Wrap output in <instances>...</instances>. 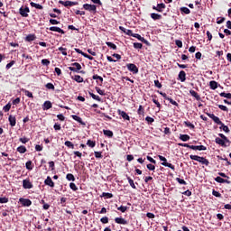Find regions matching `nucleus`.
I'll list each match as a JSON object with an SVG mask.
<instances>
[{
  "mask_svg": "<svg viewBox=\"0 0 231 231\" xmlns=\"http://www.w3.org/2000/svg\"><path fill=\"white\" fill-rule=\"evenodd\" d=\"M190 160H194L195 162H199V163H202V165H206L208 167L210 165V162L205 157H201L199 155H189Z\"/></svg>",
  "mask_w": 231,
  "mask_h": 231,
  "instance_id": "obj_1",
  "label": "nucleus"
},
{
  "mask_svg": "<svg viewBox=\"0 0 231 231\" xmlns=\"http://www.w3.org/2000/svg\"><path fill=\"white\" fill-rule=\"evenodd\" d=\"M159 160L162 162V165H163V167H169V169H171V171H175L174 165H172V163L167 162V158H165L164 156L159 155Z\"/></svg>",
  "mask_w": 231,
  "mask_h": 231,
  "instance_id": "obj_2",
  "label": "nucleus"
},
{
  "mask_svg": "<svg viewBox=\"0 0 231 231\" xmlns=\"http://www.w3.org/2000/svg\"><path fill=\"white\" fill-rule=\"evenodd\" d=\"M19 14L22 17H28L30 14V7H28V5H23L19 9Z\"/></svg>",
  "mask_w": 231,
  "mask_h": 231,
  "instance_id": "obj_3",
  "label": "nucleus"
},
{
  "mask_svg": "<svg viewBox=\"0 0 231 231\" xmlns=\"http://www.w3.org/2000/svg\"><path fill=\"white\" fill-rule=\"evenodd\" d=\"M69 69L74 73H79L80 69H82V65H80L79 62H74L71 64V67H69Z\"/></svg>",
  "mask_w": 231,
  "mask_h": 231,
  "instance_id": "obj_4",
  "label": "nucleus"
},
{
  "mask_svg": "<svg viewBox=\"0 0 231 231\" xmlns=\"http://www.w3.org/2000/svg\"><path fill=\"white\" fill-rule=\"evenodd\" d=\"M126 68L128 71H131L132 73H134V75L138 74V67L134 65V63H127Z\"/></svg>",
  "mask_w": 231,
  "mask_h": 231,
  "instance_id": "obj_5",
  "label": "nucleus"
},
{
  "mask_svg": "<svg viewBox=\"0 0 231 231\" xmlns=\"http://www.w3.org/2000/svg\"><path fill=\"white\" fill-rule=\"evenodd\" d=\"M83 8L88 12H92L93 14H97V5H95L84 4Z\"/></svg>",
  "mask_w": 231,
  "mask_h": 231,
  "instance_id": "obj_6",
  "label": "nucleus"
},
{
  "mask_svg": "<svg viewBox=\"0 0 231 231\" xmlns=\"http://www.w3.org/2000/svg\"><path fill=\"white\" fill-rule=\"evenodd\" d=\"M206 115L211 118V120H213V122H215V124H217V125H220V124H222L223 122H221V119H219V117L216 116V115L211 114V113H206Z\"/></svg>",
  "mask_w": 231,
  "mask_h": 231,
  "instance_id": "obj_7",
  "label": "nucleus"
},
{
  "mask_svg": "<svg viewBox=\"0 0 231 231\" xmlns=\"http://www.w3.org/2000/svg\"><path fill=\"white\" fill-rule=\"evenodd\" d=\"M167 8V5H165V4L163 3H161V4H158L157 6L155 5H152V10H155L156 12H163V10H165Z\"/></svg>",
  "mask_w": 231,
  "mask_h": 231,
  "instance_id": "obj_8",
  "label": "nucleus"
},
{
  "mask_svg": "<svg viewBox=\"0 0 231 231\" xmlns=\"http://www.w3.org/2000/svg\"><path fill=\"white\" fill-rule=\"evenodd\" d=\"M59 4L60 5H62L63 6H77V5H79V2H71V1H62V0H60L59 1Z\"/></svg>",
  "mask_w": 231,
  "mask_h": 231,
  "instance_id": "obj_9",
  "label": "nucleus"
},
{
  "mask_svg": "<svg viewBox=\"0 0 231 231\" xmlns=\"http://www.w3.org/2000/svg\"><path fill=\"white\" fill-rule=\"evenodd\" d=\"M93 80H96L97 86H103L104 84V78L98 76L97 74H94L92 77Z\"/></svg>",
  "mask_w": 231,
  "mask_h": 231,
  "instance_id": "obj_10",
  "label": "nucleus"
},
{
  "mask_svg": "<svg viewBox=\"0 0 231 231\" xmlns=\"http://www.w3.org/2000/svg\"><path fill=\"white\" fill-rule=\"evenodd\" d=\"M117 114L119 115V116H122L124 120H127L128 122L131 120V117L129 116V115H127V113H125V111L124 110L118 109Z\"/></svg>",
  "mask_w": 231,
  "mask_h": 231,
  "instance_id": "obj_11",
  "label": "nucleus"
},
{
  "mask_svg": "<svg viewBox=\"0 0 231 231\" xmlns=\"http://www.w3.org/2000/svg\"><path fill=\"white\" fill-rule=\"evenodd\" d=\"M23 189H33V184L30 181V179H25L23 180Z\"/></svg>",
  "mask_w": 231,
  "mask_h": 231,
  "instance_id": "obj_12",
  "label": "nucleus"
},
{
  "mask_svg": "<svg viewBox=\"0 0 231 231\" xmlns=\"http://www.w3.org/2000/svg\"><path fill=\"white\" fill-rule=\"evenodd\" d=\"M19 201L23 205V207H32V200H30V199L21 198Z\"/></svg>",
  "mask_w": 231,
  "mask_h": 231,
  "instance_id": "obj_13",
  "label": "nucleus"
},
{
  "mask_svg": "<svg viewBox=\"0 0 231 231\" xmlns=\"http://www.w3.org/2000/svg\"><path fill=\"white\" fill-rule=\"evenodd\" d=\"M133 37L138 39V41H141V42H143V44H146V46H150L149 41L145 40V38L142 37V35L138 33H134Z\"/></svg>",
  "mask_w": 231,
  "mask_h": 231,
  "instance_id": "obj_14",
  "label": "nucleus"
},
{
  "mask_svg": "<svg viewBox=\"0 0 231 231\" xmlns=\"http://www.w3.org/2000/svg\"><path fill=\"white\" fill-rule=\"evenodd\" d=\"M119 30L125 33L126 35H129V37H134V33H133V31L130 29H125L124 26H119Z\"/></svg>",
  "mask_w": 231,
  "mask_h": 231,
  "instance_id": "obj_15",
  "label": "nucleus"
},
{
  "mask_svg": "<svg viewBox=\"0 0 231 231\" xmlns=\"http://www.w3.org/2000/svg\"><path fill=\"white\" fill-rule=\"evenodd\" d=\"M8 120H9V124H10L11 127H15V125L17 124V119L15 118V116L10 115L8 117Z\"/></svg>",
  "mask_w": 231,
  "mask_h": 231,
  "instance_id": "obj_16",
  "label": "nucleus"
},
{
  "mask_svg": "<svg viewBox=\"0 0 231 231\" xmlns=\"http://www.w3.org/2000/svg\"><path fill=\"white\" fill-rule=\"evenodd\" d=\"M49 30L51 32H57L58 33H61L62 35H64V33H66V32H64V30L60 29V27H57V26L50 27Z\"/></svg>",
  "mask_w": 231,
  "mask_h": 231,
  "instance_id": "obj_17",
  "label": "nucleus"
},
{
  "mask_svg": "<svg viewBox=\"0 0 231 231\" xmlns=\"http://www.w3.org/2000/svg\"><path fill=\"white\" fill-rule=\"evenodd\" d=\"M216 143H217L218 145H221V147H226V141H225V139H221L219 137H217L215 139Z\"/></svg>",
  "mask_w": 231,
  "mask_h": 231,
  "instance_id": "obj_18",
  "label": "nucleus"
},
{
  "mask_svg": "<svg viewBox=\"0 0 231 231\" xmlns=\"http://www.w3.org/2000/svg\"><path fill=\"white\" fill-rule=\"evenodd\" d=\"M45 185H48L49 187H55V182L51 180V177L48 176L47 180H44Z\"/></svg>",
  "mask_w": 231,
  "mask_h": 231,
  "instance_id": "obj_19",
  "label": "nucleus"
},
{
  "mask_svg": "<svg viewBox=\"0 0 231 231\" xmlns=\"http://www.w3.org/2000/svg\"><path fill=\"white\" fill-rule=\"evenodd\" d=\"M115 222L117 223V225H127V220L124 217H116Z\"/></svg>",
  "mask_w": 231,
  "mask_h": 231,
  "instance_id": "obj_20",
  "label": "nucleus"
},
{
  "mask_svg": "<svg viewBox=\"0 0 231 231\" xmlns=\"http://www.w3.org/2000/svg\"><path fill=\"white\" fill-rule=\"evenodd\" d=\"M190 149H192V151H207V148L205 145H191Z\"/></svg>",
  "mask_w": 231,
  "mask_h": 231,
  "instance_id": "obj_21",
  "label": "nucleus"
},
{
  "mask_svg": "<svg viewBox=\"0 0 231 231\" xmlns=\"http://www.w3.org/2000/svg\"><path fill=\"white\" fill-rule=\"evenodd\" d=\"M179 79H180V82H185V80H187V73H185V70L180 71Z\"/></svg>",
  "mask_w": 231,
  "mask_h": 231,
  "instance_id": "obj_22",
  "label": "nucleus"
},
{
  "mask_svg": "<svg viewBox=\"0 0 231 231\" xmlns=\"http://www.w3.org/2000/svg\"><path fill=\"white\" fill-rule=\"evenodd\" d=\"M53 106L51 105V101H45L43 103L42 109L43 111H48V109H51Z\"/></svg>",
  "mask_w": 231,
  "mask_h": 231,
  "instance_id": "obj_23",
  "label": "nucleus"
},
{
  "mask_svg": "<svg viewBox=\"0 0 231 231\" xmlns=\"http://www.w3.org/2000/svg\"><path fill=\"white\" fill-rule=\"evenodd\" d=\"M71 118H73V120H75L76 122H79V124H80L81 125H86V123L82 121V118L80 116L72 115Z\"/></svg>",
  "mask_w": 231,
  "mask_h": 231,
  "instance_id": "obj_24",
  "label": "nucleus"
},
{
  "mask_svg": "<svg viewBox=\"0 0 231 231\" xmlns=\"http://www.w3.org/2000/svg\"><path fill=\"white\" fill-rule=\"evenodd\" d=\"M72 80H75V82H78L79 84L84 82V78H81L80 75H74L71 77Z\"/></svg>",
  "mask_w": 231,
  "mask_h": 231,
  "instance_id": "obj_25",
  "label": "nucleus"
},
{
  "mask_svg": "<svg viewBox=\"0 0 231 231\" xmlns=\"http://www.w3.org/2000/svg\"><path fill=\"white\" fill-rule=\"evenodd\" d=\"M35 39H37L35 34H29L25 37L26 42H32V41H35Z\"/></svg>",
  "mask_w": 231,
  "mask_h": 231,
  "instance_id": "obj_26",
  "label": "nucleus"
},
{
  "mask_svg": "<svg viewBox=\"0 0 231 231\" xmlns=\"http://www.w3.org/2000/svg\"><path fill=\"white\" fill-rule=\"evenodd\" d=\"M137 115L140 116H145V109L143 108V106L140 105L139 108L137 110Z\"/></svg>",
  "mask_w": 231,
  "mask_h": 231,
  "instance_id": "obj_27",
  "label": "nucleus"
},
{
  "mask_svg": "<svg viewBox=\"0 0 231 231\" xmlns=\"http://www.w3.org/2000/svg\"><path fill=\"white\" fill-rule=\"evenodd\" d=\"M189 94L191 95V97H194L196 100H201V97L195 90H189Z\"/></svg>",
  "mask_w": 231,
  "mask_h": 231,
  "instance_id": "obj_28",
  "label": "nucleus"
},
{
  "mask_svg": "<svg viewBox=\"0 0 231 231\" xmlns=\"http://www.w3.org/2000/svg\"><path fill=\"white\" fill-rule=\"evenodd\" d=\"M151 17L153 19V21H160V19H162V14L152 13Z\"/></svg>",
  "mask_w": 231,
  "mask_h": 231,
  "instance_id": "obj_29",
  "label": "nucleus"
},
{
  "mask_svg": "<svg viewBox=\"0 0 231 231\" xmlns=\"http://www.w3.org/2000/svg\"><path fill=\"white\" fill-rule=\"evenodd\" d=\"M180 140L182 142H189V140H190V136L189 134H180Z\"/></svg>",
  "mask_w": 231,
  "mask_h": 231,
  "instance_id": "obj_30",
  "label": "nucleus"
},
{
  "mask_svg": "<svg viewBox=\"0 0 231 231\" xmlns=\"http://www.w3.org/2000/svg\"><path fill=\"white\" fill-rule=\"evenodd\" d=\"M126 180H128V183H129L130 187H132V189H136V185H134V180H133V179H131V177L126 175Z\"/></svg>",
  "mask_w": 231,
  "mask_h": 231,
  "instance_id": "obj_31",
  "label": "nucleus"
},
{
  "mask_svg": "<svg viewBox=\"0 0 231 231\" xmlns=\"http://www.w3.org/2000/svg\"><path fill=\"white\" fill-rule=\"evenodd\" d=\"M217 86H218V84H217V81H215V80H212V81H210L209 82V88H210V89H217Z\"/></svg>",
  "mask_w": 231,
  "mask_h": 231,
  "instance_id": "obj_32",
  "label": "nucleus"
},
{
  "mask_svg": "<svg viewBox=\"0 0 231 231\" xmlns=\"http://www.w3.org/2000/svg\"><path fill=\"white\" fill-rule=\"evenodd\" d=\"M103 134H105V136H107L108 138H113V131L111 130H103Z\"/></svg>",
  "mask_w": 231,
  "mask_h": 231,
  "instance_id": "obj_33",
  "label": "nucleus"
},
{
  "mask_svg": "<svg viewBox=\"0 0 231 231\" xmlns=\"http://www.w3.org/2000/svg\"><path fill=\"white\" fill-rule=\"evenodd\" d=\"M31 6H32V8H36L37 10H42V5L40 4H35L34 2H31L30 3Z\"/></svg>",
  "mask_w": 231,
  "mask_h": 231,
  "instance_id": "obj_34",
  "label": "nucleus"
},
{
  "mask_svg": "<svg viewBox=\"0 0 231 231\" xmlns=\"http://www.w3.org/2000/svg\"><path fill=\"white\" fill-rule=\"evenodd\" d=\"M26 146L21 145L17 148V152H20V154H24L26 152Z\"/></svg>",
  "mask_w": 231,
  "mask_h": 231,
  "instance_id": "obj_35",
  "label": "nucleus"
},
{
  "mask_svg": "<svg viewBox=\"0 0 231 231\" xmlns=\"http://www.w3.org/2000/svg\"><path fill=\"white\" fill-rule=\"evenodd\" d=\"M25 167H26L27 171H32L33 170V163L32 162V161H28L25 163Z\"/></svg>",
  "mask_w": 231,
  "mask_h": 231,
  "instance_id": "obj_36",
  "label": "nucleus"
},
{
  "mask_svg": "<svg viewBox=\"0 0 231 231\" xmlns=\"http://www.w3.org/2000/svg\"><path fill=\"white\" fill-rule=\"evenodd\" d=\"M88 94H89V96H90L94 100H97V102H101V101H102V99L100 98L99 96H97V95H95V94H93V93H91V92H89Z\"/></svg>",
  "mask_w": 231,
  "mask_h": 231,
  "instance_id": "obj_37",
  "label": "nucleus"
},
{
  "mask_svg": "<svg viewBox=\"0 0 231 231\" xmlns=\"http://www.w3.org/2000/svg\"><path fill=\"white\" fill-rule=\"evenodd\" d=\"M219 129H223L225 133H230V128H228L226 125H225L224 123L220 124Z\"/></svg>",
  "mask_w": 231,
  "mask_h": 231,
  "instance_id": "obj_38",
  "label": "nucleus"
},
{
  "mask_svg": "<svg viewBox=\"0 0 231 231\" xmlns=\"http://www.w3.org/2000/svg\"><path fill=\"white\" fill-rule=\"evenodd\" d=\"M106 44L108 48H111V50H117L116 45L111 42H106Z\"/></svg>",
  "mask_w": 231,
  "mask_h": 231,
  "instance_id": "obj_39",
  "label": "nucleus"
},
{
  "mask_svg": "<svg viewBox=\"0 0 231 231\" xmlns=\"http://www.w3.org/2000/svg\"><path fill=\"white\" fill-rule=\"evenodd\" d=\"M181 14H185L186 15H189L190 14V9L188 7H180Z\"/></svg>",
  "mask_w": 231,
  "mask_h": 231,
  "instance_id": "obj_40",
  "label": "nucleus"
},
{
  "mask_svg": "<svg viewBox=\"0 0 231 231\" xmlns=\"http://www.w3.org/2000/svg\"><path fill=\"white\" fill-rule=\"evenodd\" d=\"M66 180H68V181H75V176L72 173H68L66 175Z\"/></svg>",
  "mask_w": 231,
  "mask_h": 231,
  "instance_id": "obj_41",
  "label": "nucleus"
},
{
  "mask_svg": "<svg viewBox=\"0 0 231 231\" xmlns=\"http://www.w3.org/2000/svg\"><path fill=\"white\" fill-rule=\"evenodd\" d=\"M218 136L220 137V139L225 140L226 143H230V140L225 134H218Z\"/></svg>",
  "mask_w": 231,
  "mask_h": 231,
  "instance_id": "obj_42",
  "label": "nucleus"
},
{
  "mask_svg": "<svg viewBox=\"0 0 231 231\" xmlns=\"http://www.w3.org/2000/svg\"><path fill=\"white\" fill-rule=\"evenodd\" d=\"M10 109H12V104H10V103L6 104V105L3 107V110L5 111V113H8V111H10Z\"/></svg>",
  "mask_w": 231,
  "mask_h": 231,
  "instance_id": "obj_43",
  "label": "nucleus"
},
{
  "mask_svg": "<svg viewBox=\"0 0 231 231\" xmlns=\"http://www.w3.org/2000/svg\"><path fill=\"white\" fill-rule=\"evenodd\" d=\"M65 145L66 147H69V149H75V145L70 141H66Z\"/></svg>",
  "mask_w": 231,
  "mask_h": 231,
  "instance_id": "obj_44",
  "label": "nucleus"
},
{
  "mask_svg": "<svg viewBox=\"0 0 231 231\" xmlns=\"http://www.w3.org/2000/svg\"><path fill=\"white\" fill-rule=\"evenodd\" d=\"M134 48L135 50H142V48H143V44L140 43V42H134Z\"/></svg>",
  "mask_w": 231,
  "mask_h": 231,
  "instance_id": "obj_45",
  "label": "nucleus"
},
{
  "mask_svg": "<svg viewBox=\"0 0 231 231\" xmlns=\"http://www.w3.org/2000/svg\"><path fill=\"white\" fill-rule=\"evenodd\" d=\"M87 145H88V147H91V149H93V147L97 145V143L95 141L88 140Z\"/></svg>",
  "mask_w": 231,
  "mask_h": 231,
  "instance_id": "obj_46",
  "label": "nucleus"
},
{
  "mask_svg": "<svg viewBox=\"0 0 231 231\" xmlns=\"http://www.w3.org/2000/svg\"><path fill=\"white\" fill-rule=\"evenodd\" d=\"M58 50H59V51H61L62 55H64V56L68 55V49L60 47V48H58Z\"/></svg>",
  "mask_w": 231,
  "mask_h": 231,
  "instance_id": "obj_47",
  "label": "nucleus"
},
{
  "mask_svg": "<svg viewBox=\"0 0 231 231\" xmlns=\"http://www.w3.org/2000/svg\"><path fill=\"white\" fill-rule=\"evenodd\" d=\"M184 125H186V127H189V129H194L195 127L194 125L190 123V121H185Z\"/></svg>",
  "mask_w": 231,
  "mask_h": 231,
  "instance_id": "obj_48",
  "label": "nucleus"
},
{
  "mask_svg": "<svg viewBox=\"0 0 231 231\" xmlns=\"http://www.w3.org/2000/svg\"><path fill=\"white\" fill-rule=\"evenodd\" d=\"M220 97H223L224 98H230L231 99V94L230 93H225V92H221L219 94Z\"/></svg>",
  "mask_w": 231,
  "mask_h": 231,
  "instance_id": "obj_49",
  "label": "nucleus"
},
{
  "mask_svg": "<svg viewBox=\"0 0 231 231\" xmlns=\"http://www.w3.org/2000/svg\"><path fill=\"white\" fill-rule=\"evenodd\" d=\"M23 93L25 97H28L29 98H33V94L30 92V90H23Z\"/></svg>",
  "mask_w": 231,
  "mask_h": 231,
  "instance_id": "obj_50",
  "label": "nucleus"
},
{
  "mask_svg": "<svg viewBox=\"0 0 231 231\" xmlns=\"http://www.w3.org/2000/svg\"><path fill=\"white\" fill-rule=\"evenodd\" d=\"M45 88H47V89H52V91H55V86L53 85V83H47L45 85Z\"/></svg>",
  "mask_w": 231,
  "mask_h": 231,
  "instance_id": "obj_51",
  "label": "nucleus"
},
{
  "mask_svg": "<svg viewBox=\"0 0 231 231\" xmlns=\"http://www.w3.org/2000/svg\"><path fill=\"white\" fill-rule=\"evenodd\" d=\"M19 142H21L22 143H28V142H30V138H28V137H21L19 139Z\"/></svg>",
  "mask_w": 231,
  "mask_h": 231,
  "instance_id": "obj_52",
  "label": "nucleus"
},
{
  "mask_svg": "<svg viewBox=\"0 0 231 231\" xmlns=\"http://www.w3.org/2000/svg\"><path fill=\"white\" fill-rule=\"evenodd\" d=\"M69 188H70L72 190H74V191L79 190V188H78L77 185H76L75 183H73V182H70V183H69Z\"/></svg>",
  "mask_w": 231,
  "mask_h": 231,
  "instance_id": "obj_53",
  "label": "nucleus"
},
{
  "mask_svg": "<svg viewBox=\"0 0 231 231\" xmlns=\"http://www.w3.org/2000/svg\"><path fill=\"white\" fill-rule=\"evenodd\" d=\"M166 100L170 101V104H172V106H176L178 107L179 104L178 102H176L174 99H172L171 97H168Z\"/></svg>",
  "mask_w": 231,
  "mask_h": 231,
  "instance_id": "obj_54",
  "label": "nucleus"
},
{
  "mask_svg": "<svg viewBox=\"0 0 231 231\" xmlns=\"http://www.w3.org/2000/svg\"><path fill=\"white\" fill-rule=\"evenodd\" d=\"M95 89H96L97 93H98V95H102V96L106 95L105 91L100 89V88L96 87Z\"/></svg>",
  "mask_w": 231,
  "mask_h": 231,
  "instance_id": "obj_55",
  "label": "nucleus"
},
{
  "mask_svg": "<svg viewBox=\"0 0 231 231\" xmlns=\"http://www.w3.org/2000/svg\"><path fill=\"white\" fill-rule=\"evenodd\" d=\"M176 181H178V183H180V185H187V181H185V180H183V179L177 178Z\"/></svg>",
  "mask_w": 231,
  "mask_h": 231,
  "instance_id": "obj_56",
  "label": "nucleus"
},
{
  "mask_svg": "<svg viewBox=\"0 0 231 231\" xmlns=\"http://www.w3.org/2000/svg\"><path fill=\"white\" fill-rule=\"evenodd\" d=\"M42 66H50V60L48 59L42 60Z\"/></svg>",
  "mask_w": 231,
  "mask_h": 231,
  "instance_id": "obj_57",
  "label": "nucleus"
},
{
  "mask_svg": "<svg viewBox=\"0 0 231 231\" xmlns=\"http://www.w3.org/2000/svg\"><path fill=\"white\" fill-rule=\"evenodd\" d=\"M145 120L147 121V124L151 125L154 122V118L151 117V116H146Z\"/></svg>",
  "mask_w": 231,
  "mask_h": 231,
  "instance_id": "obj_58",
  "label": "nucleus"
},
{
  "mask_svg": "<svg viewBox=\"0 0 231 231\" xmlns=\"http://www.w3.org/2000/svg\"><path fill=\"white\" fill-rule=\"evenodd\" d=\"M102 198L111 199V198H113V195H112V193H106V192H103V193H102Z\"/></svg>",
  "mask_w": 231,
  "mask_h": 231,
  "instance_id": "obj_59",
  "label": "nucleus"
},
{
  "mask_svg": "<svg viewBox=\"0 0 231 231\" xmlns=\"http://www.w3.org/2000/svg\"><path fill=\"white\" fill-rule=\"evenodd\" d=\"M215 181H217V183H225V179L221 177H217L215 178Z\"/></svg>",
  "mask_w": 231,
  "mask_h": 231,
  "instance_id": "obj_60",
  "label": "nucleus"
},
{
  "mask_svg": "<svg viewBox=\"0 0 231 231\" xmlns=\"http://www.w3.org/2000/svg\"><path fill=\"white\" fill-rule=\"evenodd\" d=\"M212 194H213V196H215V198H221V193H219L216 189L212 190Z\"/></svg>",
  "mask_w": 231,
  "mask_h": 231,
  "instance_id": "obj_61",
  "label": "nucleus"
},
{
  "mask_svg": "<svg viewBox=\"0 0 231 231\" xmlns=\"http://www.w3.org/2000/svg\"><path fill=\"white\" fill-rule=\"evenodd\" d=\"M146 167H147L148 171H154L156 169V166H154L153 164H151V163L147 164Z\"/></svg>",
  "mask_w": 231,
  "mask_h": 231,
  "instance_id": "obj_62",
  "label": "nucleus"
},
{
  "mask_svg": "<svg viewBox=\"0 0 231 231\" xmlns=\"http://www.w3.org/2000/svg\"><path fill=\"white\" fill-rule=\"evenodd\" d=\"M117 210H120V212H126L127 211V207L125 206H121L119 208H117Z\"/></svg>",
  "mask_w": 231,
  "mask_h": 231,
  "instance_id": "obj_63",
  "label": "nucleus"
},
{
  "mask_svg": "<svg viewBox=\"0 0 231 231\" xmlns=\"http://www.w3.org/2000/svg\"><path fill=\"white\" fill-rule=\"evenodd\" d=\"M96 158H103L102 152H94Z\"/></svg>",
  "mask_w": 231,
  "mask_h": 231,
  "instance_id": "obj_64",
  "label": "nucleus"
}]
</instances>
